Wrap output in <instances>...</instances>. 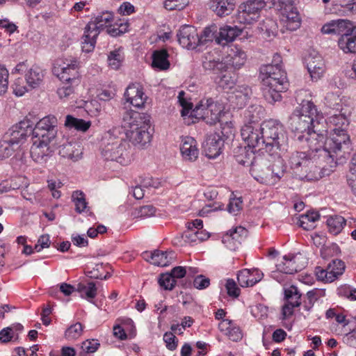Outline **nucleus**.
Wrapping results in <instances>:
<instances>
[{
    "instance_id": "f257e3e1",
    "label": "nucleus",
    "mask_w": 356,
    "mask_h": 356,
    "mask_svg": "<svg viewBox=\"0 0 356 356\" xmlns=\"http://www.w3.org/2000/svg\"><path fill=\"white\" fill-rule=\"evenodd\" d=\"M306 93L297 92L296 99L299 106L289 117L288 124L298 141L305 140L311 148L316 149V145H323L325 139V135L316 127L323 118L311 99L302 98Z\"/></svg>"
},
{
    "instance_id": "f03ea898",
    "label": "nucleus",
    "mask_w": 356,
    "mask_h": 356,
    "mask_svg": "<svg viewBox=\"0 0 356 356\" xmlns=\"http://www.w3.org/2000/svg\"><path fill=\"white\" fill-rule=\"evenodd\" d=\"M326 100L329 104V107L336 111H339V113H334L328 118V122L335 127L331 131L329 137L325 136V139H323V142H322V146L324 147L323 152L325 154L331 152L337 156L339 153H340L350 142L349 135L346 130V128L348 126L349 122L346 115L341 113V100L338 96L332 93L327 96Z\"/></svg>"
},
{
    "instance_id": "7ed1b4c3",
    "label": "nucleus",
    "mask_w": 356,
    "mask_h": 356,
    "mask_svg": "<svg viewBox=\"0 0 356 356\" xmlns=\"http://www.w3.org/2000/svg\"><path fill=\"white\" fill-rule=\"evenodd\" d=\"M309 150L307 152H293L289 159V164L293 172L300 179L307 181L318 180L321 178L320 168L316 165V156L332 159L334 161L337 157L333 153L325 154L323 146L320 143L316 145V149L311 148L308 145Z\"/></svg>"
},
{
    "instance_id": "20e7f679",
    "label": "nucleus",
    "mask_w": 356,
    "mask_h": 356,
    "mask_svg": "<svg viewBox=\"0 0 356 356\" xmlns=\"http://www.w3.org/2000/svg\"><path fill=\"white\" fill-rule=\"evenodd\" d=\"M260 74L265 99L270 104L280 101L281 93L286 91L289 86L286 72L278 64H269L261 67Z\"/></svg>"
},
{
    "instance_id": "39448f33",
    "label": "nucleus",
    "mask_w": 356,
    "mask_h": 356,
    "mask_svg": "<svg viewBox=\"0 0 356 356\" xmlns=\"http://www.w3.org/2000/svg\"><path fill=\"white\" fill-rule=\"evenodd\" d=\"M124 127L129 140L140 147H143L152 139L150 116L136 111L126 112L123 116Z\"/></svg>"
},
{
    "instance_id": "423d86ee",
    "label": "nucleus",
    "mask_w": 356,
    "mask_h": 356,
    "mask_svg": "<svg viewBox=\"0 0 356 356\" xmlns=\"http://www.w3.org/2000/svg\"><path fill=\"white\" fill-rule=\"evenodd\" d=\"M264 149L271 154L286 152L288 136L283 124L277 120L269 119L261 123Z\"/></svg>"
},
{
    "instance_id": "0eeeda50",
    "label": "nucleus",
    "mask_w": 356,
    "mask_h": 356,
    "mask_svg": "<svg viewBox=\"0 0 356 356\" xmlns=\"http://www.w3.org/2000/svg\"><path fill=\"white\" fill-rule=\"evenodd\" d=\"M106 143L102 150V156L108 161H115L126 165L130 161L129 152L127 147L129 144L122 139L112 136L105 138Z\"/></svg>"
},
{
    "instance_id": "6e6552de",
    "label": "nucleus",
    "mask_w": 356,
    "mask_h": 356,
    "mask_svg": "<svg viewBox=\"0 0 356 356\" xmlns=\"http://www.w3.org/2000/svg\"><path fill=\"white\" fill-rule=\"evenodd\" d=\"M222 110V105L212 98H204L193 109L191 116L202 119L207 124L213 125L220 121Z\"/></svg>"
},
{
    "instance_id": "1a4fd4ad",
    "label": "nucleus",
    "mask_w": 356,
    "mask_h": 356,
    "mask_svg": "<svg viewBox=\"0 0 356 356\" xmlns=\"http://www.w3.org/2000/svg\"><path fill=\"white\" fill-rule=\"evenodd\" d=\"M79 66L77 60L58 59L52 68L53 74L66 84L79 85L80 83Z\"/></svg>"
},
{
    "instance_id": "9d476101",
    "label": "nucleus",
    "mask_w": 356,
    "mask_h": 356,
    "mask_svg": "<svg viewBox=\"0 0 356 356\" xmlns=\"http://www.w3.org/2000/svg\"><path fill=\"white\" fill-rule=\"evenodd\" d=\"M57 118L52 115H49L40 120L32 127V136L33 138L42 140V143H50L57 134Z\"/></svg>"
},
{
    "instance_id": "9b49d317",
    "label": "nucleus",
    "mask_w": 356,
    "mask_h": 356,
    "mask_svg": "<svg viewBox=\"0 0 356 356\" xmlns=\"http://www.w3.org/2000/svg\"><path fill=\"white\" fill-rule=\"evenodd\" d=\"M265 5L262 0H248L242 3L238 8L237 21L244 24H251L257 22Z\"/></svg>"
},
{
    "instance_id": "f8f14e48",
    "label": "nucleus",
    "mask_w": 356,
    "mask_h": 356,
    "mask_svg": "<svg viewBox=\"0 0 356 356\" xmlns=\"http://www.w3.org/2000/svg\"><path fill=\"white\" fill-rule=\"evenodd\" d=\"M275 6L286 19L290 29L296 30L300 26V13L293 0H277Z\"/></svg>"
},
{
    "instance_id": "ddd939ff",
    "label": "nucleus",
    "mask_w": 356,
    "mask_h": 356,
    "mask_svg": "<svg viewBox=\"0 0 356 356\" xmlns=\"http://www.w3.org/2000/svg\"><path fill=\"white\" fill-rule=\"evenodd\" d=\"M241 135L248 147L264 149L261 124H245L241 129Z\"/></svg>"
},
{
    "instance_id": "4468645a",
    "label": "nucleus",
    "mask_w": 356,
    "mask_h": 356,
    "mask_svg": "<svg viewBox=\"0 0 356 356\" xmlns=\"http://www.w3.org/2000/svg\"><path fill=\"white\" fill-rule=\"evenodd\" d=\"M345 269V263L341 259H334L328 264L326 268L317 266L315 273L318 280L326 282H332L343 274Z\"/></svg>"
},
{
    "instance_id": "2eb2a0df",
    "label": "nucleus",
    "mask_w": 356,
    "mask_h": 356,
    "mask_svg": "<svg viewBox=\"0 0 356 356\" xmlns=\"http://www.w3.org/2000/svg\"><path fill=\"white\" fill-rule=\"evenodd\" d=\"M307 262L305 257L298 253L292 255H285L283 261L276 265L279 272L285 274H294L302 270L306 266Z\"/></svg>"
},
{
    "instance_id": "dca6fc26",
    "label": "nucleus",
    "mask_w": 356,
    "mask_h": 356,
    "mask_svg": "<svg viewBox=\"0 0 356 356\" xmlns=\"http://www.w3.org/2000/svg\"><path fill=\"white\" fill-rule=\"evenodd\" d=\"M255 151L252 148L248 147V146H237L234 149L233 152L237 163L244 166H250V171L252 174L256 175L261 166L255 161Z\"/></svg>"
},
{
    "instance_id": "f3484780",
    "label": "nucleus",
    "mask_w": 356,
    "mask_h": 356,
    "mask_svg": "<svg viewBox=\"0 0 356 356\" xmlns=\"http://www.w3.org/2000/svg\"><path fill=\"white\" fill-rule=\"evenodd\" d=\"M31 135H32V122L29 119H24L13 125L4 136H8V140L17 146L21 141Z\"/></svg>"
},
{
    "instance_id": "a211bd4d",
    "label": "nucleus",
    "mask_w": 356,
    "mask_h": 356,
    "mask_svg": "<svg viewBox=\"0 0 356 356\" xmlns=\"http://www.w3.org/2000/svg\"><path fill=\"white\" fill-rule=\"evenodd\" d=\"M177 35L179 44L184 48L194 49L200 45L199 35L194 26H182Z\"/></svg>"
},
{
    "instance_id": "6ab92c4d",
    "label": "nucleus",
    "mask_w": 356,
    "mask_h": 356,
    "mask_svg": "<svg viewBox=\"0 0 356 356\" xmlns=\"http://www.w3.org/2000/svg\"><path fill=\"white\" fill-rule=\"evenodd\" d=\"M143 258L150 264L158 266H167L176 258L175 252L170 251H161L159 250L154 252H143Z\"/></svg>"
},
{
    "instance_id": "aec40b11",
    "label": "nucleus",
    "mask_w": 356,
    "mask_h": 356,
    "mask_svg": "<svg viewBox=\"0 0 356 356\" xmlns=\"http://www.w3.org/2000/svg\"><path fill=\"white\" fill-rule=\"evenodd\" d=\"M248 230L241 226L229 229L222 237V242L230 250H236L248 236Z\"/></svg>"
},
{
    "instance_id": "412c9836",
    "label": "nucleus",
    "mask_w": 356,
    "mask_h": 356,
    "mask_svg": "<svg viewBox=\"0 0 356 356\" xmlns=\"http://www.w3.org/2000/svg\"><path fill=\"white\" fill-rule=\"evenodd\" d=\"M224 146L222 136L217 133L209 135L203 145L205 156L209 159H216L221 153Z\"/></svg>"
},
{
    "instance_id": "4be33fe9",
    "label": "nucleus",
    "mask_w": 356,
    "mask_h": 356,
    "mask_svg": "<svg viewBox=\"0 0 356 356\" xmlns=\"http://www.w3.org/2000/svg\"><path fill=\"white\" fill-rule=\"evenodd\" d=\"M286 172V166L280 159L275 161L269 167L266 168V171L261 175H257L260 179H264L271 184H275L280 180Z\"/></svg>"
},
{
    "instance_id": "5701e85b",
    "label": "nucleus",
    "mask_w": 356,
    "mask_h": 356,
    "mask_svg": "<svg viewBox=\"0 0 356 356\" xmlns=\"http://www.w3.org/2000/svg\"><path fill=\"white\" fill-rule=\"evenodd\" d=\"M114 21V13L110 10H102L94 15L91 21H90L86 27L92 31H97L98 34L101 30L106 27H108Z\"/></svg>"
},
{
    "instance_id": "b1692460",
    "label": "nucleus",
    "mask_w": 356,
    "mask_h": 356,
    "mask_svg": "<svg viewBox=\"0 0 356 356\" xmlns=\"http://www.w3.org/2000/svg\"><path fill=\"white\" fill-rule=\"evenodd\" d=\"M127 102L136 108H141L144 106L147 99L143 88L138 83L129 85L124 92Z\"/></svg>"
},
{
    "instance_id": "393cba45",
    "label": "nucleus",
    "mask_w": 356,
    "mask_h": 356,
    "mask_svg": "<svg viewBox=\"0 0 356 356\" xmlns=\"http://www.w3.org/2000/svg\"><path fill=\"white\" fill-rule=\"evenodd\" d=\"M307 70L313 80H318L325 72V63L317 53L309 54L305 59Z\"/></svg>"
},
{
    "instance_id": "a878e982",
    "label": "nucleus",
    "mask_w": 356,
    "mask_h": 356,
    "mask_svg": "<svg viewBox=\"0 0 356 356\" xmlns=\"http://www.w3.org/2000/svg\"><path fill=\"white\" fill-rule=\"evenodd\" d=\"M209 9L219 17L229 15L235 9V0H209Z\"/></svg>"
},
{
    "instance_id": "bb28decb",
    "label": "nucleus",
    "mask_w": 356,
    "mask_h": 356,
    "mask_svg": "<svg viewBox=\"0 0 356 356\" xmlns=\"http://www.w3.org/2000/svg\"><path fill=\"white\" fill-rule=\"evenodd\" d=\"M338 40L339 49L345 54H356V26H352Z\"/></svg>"
},
{
    "instance_id": "cd10ccee",
    "label": "nucleus",
    "mask_w": 356,
    "mask_h": 356,
    "mask_svg": "<svg viewBox=\"0 0 356 356\" xmlns=\"http://www.w3.org/2000/svg\"><path fill=\"white\" fill-rule=\"evenodd\" d=\"M262 276L263 273L258 269L249 270L245 268L238 272L237 280L241 287H249L259 282Z\"/></svg>"
},
{
    "instance_id": "c85d7f7f",
    "label": "nucleus",
    "mask_w": 356,
    "mask_h": 356,
    "mask_svg": "<svg viewBox=\"0 0 356 356\" xmlns=\"http://www.w3.org/2000/svg\"><path fill=\"white\" fill-rule=\"evenodd\" d=\"M49 143H42V140L34 138L31 147V156L34 161L38 163L46 162L49 156Z\"/></svg>"
},
{
    "instance_id": "c756f323",
    "label": "nucleus",
    "mask_w": 356,
    "mask_h": 356,
    "mask_svg": "<svg viewBox=\"0 0 356 356\" xmlns=\"http://www.w3.org/2000/svg\"><path fill=\"white\" fill-rule=\"evenodd\" d=\"M202 67L205 70L211 71L214 74H221L228 70V64L225 60L216 58L211 52L204 54Z\"/></svg>"
},
{
    "instance_id": "7c9ffc66",
    "label": "nucleus",
    "mask_w": 356,
    "mask_h": 356,
    "mask_svg": "<svg viewBox=\"0 0 356 356\" xmlns=\"http://www.w3.org/2000/svg\"><path fill=\"white\" fill-rule=\"evenodd\" d=\"M352 26V22L348 19L332 20L323 26L321 31L324 34H337L341 36Z\"/></svg>"
},
{
    "instance_id": "2f4dec72",
    "label": "nucleus",
    "mask_w": 356,
    "mask_h": 356,
    "mask_svg": "<svg viewBox=\"0 0 356 356\" xmlns=\"http://www.w3.org/2000/svg\"><path fill=\"white\" fill-rule=\"evenodd\" d=\"M180 151L185 160L194 161L198 157L199 150L197 147V142L191 136L183 138Z\"/></svg>"
},
{
    "instance_id": "473e14b6",
    "label": "nucleus",
    "mask_w": 356,
    "mask_h": 356,
    "mask_svg": "<svg viewBox=\"0 0 356 356\" xmlns=\"http://www.w3.org/2000/svg\"><path fill=\"white\" fill-rule=\"evenodd\" d=\"M330 11L332 13L343 16L355 14L356 0H339L334 2Z\"/></svg>"
},
{
    "instance_id": "72a5a7b5",
    "label": "nucleus",
    "mask_w": 356,
    "mask_h": 356,
    "mask_svg": "<svg viewBox=\"0 0 356 356\" xmlns=\"http://www.w3.org/2000/svg\"><path fill=\"white\" fill-rule=\"evenodd\" d=\"M82 152L80 146L76 143H67L60 147L59 154L64 158H67L73 161H78L81 156Z\"/></svg>"
},
{
    "instance_id": "f704fd0d",
    "label": "nucleus",
    "mask_w": 356,
    "mask_h": 356,
    "mask_svg": "<svg viewBox=\"0 0 356 356\" xmlns=\"http://www.w3.org/2000/svg\"><path fill=\"white\" fill-rule=\"evenodd\" d=\"M242 33V29L238 28L236 26H225L220 29L218 31V39H217V44H221L223 41L225 43L232 42L235 38L240 35Z\"/></svg>"
},
{
    "instance_id": "c9c22d12",
    "label": "nucleus",
    "mask_w": 356,
    "mask_h": 356,
    "mask_svg": "<svg viewBox=\"0 0 356 356\" xmlns=\"http://www.w3.org/2000/svg\"><path fill=\"white\" fill-rule=\"evenodd\" d=\"M152 67L160 70H166L170 67L169 54L165 49L156 50L152 54Z\"/></svg>"
},
{
    "instance_id": "e433bc0d",
    "label": "nucleus",
    "mask_w": 356,
    "mask_h": 356,
    "mask_svg": "<svg viewBox=\"0 0 356 356\" xmlns=\"http://www.w3.org/2000/svg\"><path fill=\"white\" fill-rule=\"evenodd\" d=\"M246 60L245 53L241 50L232 49V53L229 54L227 57L225 62L228 64V70L230 67L234 69H239L244 65Z\"/></svg>"
},
{
    "instance_id": "4c0bfd02",
    "label": "nucleus",
    "mask_w": 356,
    "mask_h": 356,
    "mask_svg": "<svg viewBox=\"0 0 356 356\" xmlns=\"http://www.w3.org/2000/svg\"><path fill=\"white\" fill-rule=\"evenodd\" d=\"M264 109L259 105H252L248 108L245 112V124H259L260 120L264 117Z\"/></svg>"
},
{
    "instance_id": "58836bf2",
    "label": "nucleus",
    "mask_w": 356,
    "mask_h": 356,
    "mask_svg": "<svg viewBox=\"0 0 356 356\" xmlns=\"http://www.w3.org/2000/svg\"><path fill=\"white\" fill-rule=\"evenodd\" d=\"M43 77L44 74L42 69L37 65H33L26 74V83L33 88L40 84Z\"/></svg>"
},
{
    "instance_id": "ea45409f",
    "label": "nucleus",
    "mask_w": 356,
    "mask_h": 356,
    "mask_svg": "<svg viewBox=\"0 0 356 356\" xmlns=\"http://www.w3.org/2000/svg\"><path fill=\"white\" fill-rule=\"evenodd\" d=\"M98 35L97 31H89L88 27L86 26L81 41L83 51L89 53L93 51L96 44V38Z\"/></svg>"
},
{
    "instance_id": "a19ab883",
    "label": "nucleus",
    "mask_w": 356,
    "mask_h": 356,
    "mask_svg": "<svg viewBox=\"0 0 356 356\" xmlns=\"http://www.w3.org/2000/svg\"><path fill=\"white\" fill-rule=\"evenodd\" d=\"M76 291L80 293L81 298L92 302L97 296V289L94 282H90L87 284L79 283L76 286Z\"/></svg>"
},
{
    "instance_id": "79ce46f5",
    "label": "nucleus",
    "mask_w": 356,
    "mask_h": 356,
    "mask_svg": "<svg viewBox=\"0 0 356 356\" xmlns=\"http://www.w3.org/2000/svg\"><path fill=\"white\" fill-rule=\"evenodd\" d=\"M346 224V220L341 216H330L327 220V225L329 229V232L337 235L343 229V227Z\"/></svg>"
},
{
    "instance_id": "37998d69",
    "label": "nucleus",
    "mask_w": 356,
    "mask_h": 356,
    "mask_svg": "<svg viewBox=\"0 0 356 356\" xmlns=\"http://www.w3.org/2000/svg\"><path fill=\"white\" fill-rule=\"evenodd\" d=\"M65 126L68 129H74L77 131H86L91 126L90 121L76 118L70 115L66 116Z\"/></svg>"
},
{
    "instance_id": "c03bdc74",
    "label": "nucleus",
    "mask_w": 356,
    "mask_h": 356,
    "mask_svg": "<svg viewBox=\"0 0 356 356\" xmlns=\"http://www.w3.org/2000/svg\"><path fill=\"white\" fill-rule=\"evenodd\" d=\"M284 296L287 304L292 305V307H298L302 304V296L298 289L294 285H291L285 289Z\"/></svg>"
},
{
    "instance_id": "a18cd8bd",
    "label": "nucleus",
    "mask_w": 356,
    "mask_h": 356,
    "mask_svg": "<svg viewBox=\"0 0 356 356\" xmlns=\"http://www.w3.org/2000/svg\"><path fill=\"white\" fill-rule=\"evenodd\" d=\"M108 265H104L102 263L97 264L91 270H88L86 272V275L92 279L106 280L111 277V275L108 271Z\"/></svg>"
},
{
    "instance_id": "49530a36",
    "label": "nucleus",
    "mask_w": 356,
    "mask_h": 356,
    "mask_svg": "<svg viewBox=\"0 0 356 356\" xmlns=\"http://www.w3.org/2000/svg\"><path fill=\"white\" fill-rule=\"evenodd\" d=\"M320 215L318 212L311 211L302 215L299 220L301 227L305 230H311L315 227L314 223L318 220Z\"/></svg>"
},
{
    "instance_id": "de8ad7c7",
    "label": "nucleus",
    "mask_w": 356,
    "mask_h": 356,
    "mask_svg": "<svg viewBox=\"0 0 356 356\" xmlns=\"http://www.w3.org/2000/svg\"><path fill=\"white\" fill-rule=\"evenodd\" d=\"M218 28L216 25H212L206 27L201 35H199L200 39V45L205 44L208 42H212L213 40H216L217 43V39H218Z\"/></svg>"
},
{
    "instance_id": "09e8293b",
    "label": "nucleus",
    "mask_w": 356,
    "mask_h": 356,
    "mask_svg": "<svg viewBox=\"0 0 356 356\" xmlns=\"http://www.w3.org/2000/svg\"><path fill=\"white\" fill-rule=\"evenodd\" d=\"M320 296L321 291L318 289L309 291L302 300L303 309L306 312H309L314 307V303L318 300Z\"/></svg>"
},
{
    "instance_id": "8fccbe9b",
    "label": "nucleus",
    "mask_w": 356,
    "mask_h": 356,
    "mask_svg": "<svg viewBox=\"0 0 356 356\" xmlns=\"http://www.w3.org/2000/svg\"><path fill=\"white\" fill-rule=\"evenodd\" d=\"M124 56L121 49H117L111 51L108 56V65L113 70H118L120 68Z\"/></svg>"
},
{
    "instance_id": "3c124183",
    "label": "nucleus",
    "mask_w": 356,
    "mask_h": 356,
    "mask_svg": "<svg viewBox=\"0 0 356 356\" xmlns=\"http://www.w3.org/2000/svg\"><path fill=\"white\" fill-rule=\"evenodd\" d=\"M16 146L8 140V136H3V138L0 140V159L10 156L13 154Z\"/></svg>"
},
{
    "instance_id": "603ef678",
    "label": "nucleus",
    "mask_w": 356,
    "mask_h": 356,
    "mask_svg": "<svg viewBox=\"0 0 356 356\" xmlns=\"http://www.w3.org/2000/svg\"><path fill=\"white\" fill-rule=\"evenodd\" d=\"M83 325L79 323L71 325L65 332V337L69 341L79 339L83 334Z\"/></svg>"
},
{
    "instance_id": "864d4df0",
    "label": "nucleus",
    "mask_w": 356,
    "mask_h": 356,
    "mask_svg": "<svg viewBox=\"0 0 356 356\" xmlns=\"http://www.w3.org/2000/svg\"><path fill=\"white\" fill-rule=\"evenodd\" d=\"M72 201L75 204V210L77 213H81L87 207V202L84 193L81 191H74L72 195Z\"/></svg>"
},
{
    "instance_id": "5fc2aeb1",
    "label": "nucleus",
    "mask_w": 356,
    "mask_h": 356,
    "mask_svg": "<svg viewBox=\"0 0 356 356\" xmlns=\"http://www.w3.org/2000/svg\"><path fill=\"white\" fill-rule=\"evenodd\" d=\"M158 283L163 289L172 291L175 288L177 281L172 278V275L166 273L160 275Z\"/></svg>"
},
{
    "instance_id": "6e6d98bb",
    "label": "nucleus",
    "mask_w": 356,
    "mask_h": 356,
    "mask_svg": "<svg viewBox=\"0 0 356 356\" xmlns=\"http://www.w3.org/2000/svg\"><path fill=\"white\" fill-rule=\"evenodd\" d=\"M74 86L72 83L66 84L64 82V85L57 90V94L59 98L63 101L70 99L74 93Z\"/></svg>"
},
{
    "instance_id": "4d7b16f0",
    "label": "nucleus",
    "mask_w": 356,
    "mask_h": 356,
    "mask_svg": "<svg viewBox=\"0 0 356 356\" xmlns=\"http://www.w3.org/2000/svg\"><path fill=\"white\" fill-rule=\"evenodd\" d=\"M189 4V0H165L164 8L168 10H181Z\"/></svg>"
},
{
    "instance_id": "13d9d810",
    "label": "nucleus",
    "mask_w": 356,
    "mask_h": 356,
    "mask_svg": "<svg viewBox=\"0 0 356 356\" xmlns=\"http://www.w3.org/2000/svg\"><path fill=\"white\" fill-rule=\"evenodd\" d=\"M185 92L184 91H180L178 95V101L179 102L180 106L182 107L181 111V116H186L189 114V113L192 112L193 104L191 102H188L184 97Z\"/></svg>"
},
{
    "instance_id": "bf43d9fd",
    "label": "nucleus",
    "mask_w": 356,
    "mask_h": 356,
    "mask_svg": "<svg viewBox=\"0 0 356 356\" xmlns=\"http://www.w3.org/2000/svg\"><path fill=\"white\" fill-rule=\"evenodd\" d=\"M235 81L234 76H231L229 74H225L219 78L217 84L222 89H231L234 86Z\"/></svg>"
},
{
    "instance_id": "052dcab7",
    "label": "nucleus",
    "mask_w": 356,
    "mask_h": 356,
    "mask_svg": "<svg viewBox=\"0 0 356 356\" xmlns=\"http://www.w3.org/2000/svg\"><path fill=\"white\" fill-rule=\"evenodd\" d=\"M8 72L7 69L0 65V95L5 94L8 88Z\"/></svg>"
},
{
    "instance_id": "680f3d73",
    "label": "nucleus",
    "mask_w": 356,
    "mask_h": 356,
    "mask_svg": "<svg viewBox=\"0 0 356 356\" xmlns=\"http://www.w3.org/2000/svg\"><path fill=\"white\" fill-rule=\"evenodd\" d=\"M163 341L166 348L170 350H175L177 348L178 339L171 332H166L163 335Z\"/></svg>"
},
{
    "instance_id": "e2e57ef3",
    "label": "nucleus",
    "mask_w": 356,
    "mask_h": 356,
    "mask_svg": "<svg viewBox=\"0 0 356 356\" xmlns=\"http://www.w3.org/2000/svg\"><path fill=\"white\" fill-rule=\"evenodd\" d=\"M11 87L14 94L18 97L22 96L27 91L24 80L22 78L16 79Z\"/></svg>"
},
{
    "instance_id": "0e129e2a",
    "label": "nucleus",
    "mask_w": 356,
    "mask_h": 356,
    "mask_svg": "<svg viewBox=\"0 0 356 356\" xmlns=\"http://www.w3.org/2000/svg\"><path fill=\"white\" fill-rule=\"evenodd\" d=\"M225 288L229 296L233 298H238L239 296L241 290L233 279H228L227 280Z\"/></svg>"
},
{
    "instance_id": "69168bd1",
    "label": "nucleus",
    "mask_w": 356,
    "mask_h": 356,
    "mask_svg": "<svg viewBox=\"0 0 356 356\" xmlns=\"http://www.w3.org/2000/svg\"><path fill=\"white\" fill-rule=\"evenodd\" d=\"M99 346L98 340L88 339L82 343L81 348L88 353H93L99 348Z\"/></svg>"
},
{
    "instance_id": "338daca9",
    "label": "nucleus",
    "mask_w": 356,
    "mask_h": 356,
    "mask_svg": "<svg viewBox=\"0 0 356 356\" xmlns=\"http://www.w3.org/2000/svg\"><path fill=\"white\" fill-rule=\"evenodd\" d=\"M210 284V280L202 275H197L193 281L194 286L197 289H204Z\"/></svg>"
},
{
    "instance_id": "774afa93",
    "label": "nucleus",
    "mask_w": 356,
    "mask_h": 356,
    "mask_svg": "<svg viewBox=\"0 0 356 356\" xmlns=\"http://www.w3.org/2000/svg\"><path fill=\"white\" fill-rule=\"evenodd\" d=\"M343 340L348 346L356 348V328L346 334Z\"/></svg>"
}]
</instances>
